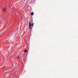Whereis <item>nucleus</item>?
<instances>
[{
    "label": "nucleus",
    "instance_id": "obj_4",
    "mask_svg": "<svg viewBox=\"0 0 78 78\" xmlns=\"http://www.w3.org/2000/svg\"><path fill=\"white\" fill-rule=\"evenodd\" d=\"M29 27L30 28L31 27V23H29Z\"/></svg>",
    "mask_w": 78,
    "mask_h": 78
},
{
    "label": "nucleus",
    "instance_id": "obj_5",
    "mask_svg": "<svg viewBox=\"0 0 78 78\" xmlns=\"http://www.w3.org/2000/svg\"><path fill=\"white\" fill-rule=\"evenodd\" d=\"M24 52L25 53H27V50H25V51H24Z\"/></svg>",
    "mask_w": 78,
    "mask_h": 78
},
{
    "label": "nucleus",
    "instance_id": "obj_3",
    "mask_svg": "<svg viewBox=\"0 0 78 78\" xmlns=\"http://www.w3.org/2000/svg\"><path fill=\"white\" fill-rule=\"evenodd\" d=\"M31 14V15H32V16H33V15H34V13L33 12H32Z\"/></svg>",
    "mask_w": 78,
    "mask_h": 78
},
{
    "label": "nucleus",
    "instance_id": "obj_1",
    "mask_svg": "<svg viewBox=\"0 0 78 78\" xmlns=\"http://www.w3.org/2000/svg\"><path fill=\"white\" fill-rule=\"evenodd\" d=\"M3 11L4 12H6V8H4L3 9Z\"/></svg>",
    "mask_w": 78,
    "mask_h": 78
},
{
    "label": "nucleus",
    "instance_id": "obj_2",
    "mask_svg": "<svg viewBox=\"0 0 78 78\" xmlns=\"http://www.w3.org/2000/svg\"><path fill=\"white\" fill-rule=\"evenodd\" d=\"M33 25H34V23H32L31 25V26L32 27H33Z\"/></svg>",
    "mask_w": 78,
    "mask_h": 78
},
{
    "label": "nucleus",
    "instance_id": "obj_6",
    "mask_svg": "<svg viewBox=\"0 0 78 78\" xmlns=\"http://www.w3.org/2000/svg\"><path fill=\"white\" fill-rule=\"evenodd\" d=\"M30 29H31V30H32V27L30 28Z\"/></svg>",
    "mask_w": 78,
    "mask_h": 78
}]
</instances>
